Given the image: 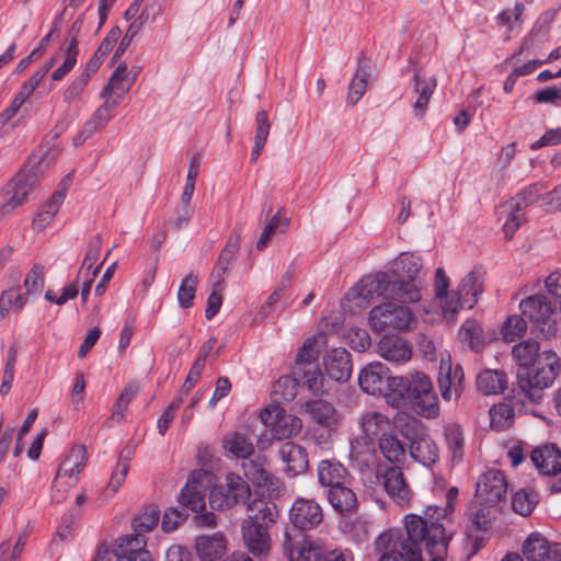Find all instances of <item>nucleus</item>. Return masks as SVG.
<instances>
[{
    "instance_id": "20",
    "label": "nucleus",
    "mask_w": 561,
    "mask_h": 561,
    "mask_svg": "<svg viewBox=\"0 0 561 561\" xmlns=\"http://www.w3.org/2000/svg\"><path fill=\"white\" fill-rule=\"evenodd\" d=\"M244 476L257 488L274 490L275 478L266 469V459L261 455L249 457L242 462Z\"/></svg>"
},
{
    "instance_id": "62",
    "label": "nucleus",
    "mask_w": 561,
    "mask_h": 561,
    "mask_svg": "<svg viewBox=\"0 0 561 561\" xmlns=\"http://www.w3.org/2000/svg\"><path fill=\"white\" fill-rule=\"evenodd\" d=\"M255 124H256V129H255L254 142L265 146L268 134H270V129H271V123H270L268 115H267L266 111L261 110L256 113Z\"/></svg>"
},
{
    "instance_id": "29",
    "label": "nucleus",
    "mask_w": 561,
    "mask_h": 561,
    "mask_svg": "<svg viewBox=\"0 0 561 561\" xmlns=\"http://www.w3.org/2000/svg\"><path fill=\"white\" fill-rule=\"evenodd\" d=\"M388 368L381 363L368 364L358 376L359 387L369 394L380 393L385 386Z\"/></svg>"
},
{
    "instance_id": "4",
    "label": "nucleus",
    "mask_w": 561,
    "mask_h": 561,
    "mask_svg": "<svg viewBox=\"0 0 561 561\" xmlns=\"http://www.w3.org/2000/svg\"><path fill=\"white\" fill-rule=\"evenodd\" d=\"M519 308L546 337H553L561 330V311L547 297L529 296L520 301Z\"/></svg>"
},
{
    "instance_id": "48",
    "label": "nucleus",
    "mask_w": 561,
    "mask_h": 561,
    "mask_svg": "<svg viewBox=\"0 0 561 561\" xmlns=\"http://www.w3.org/2000/svg\"><path fill=\"white\" fill-rule=\"evenodd\" d=\"M160 511L158 507L151 505L146 507L133 520V530L140 533L145 536L146 533L151 531L159 523Z\"/></svg>"
},
{
    "instance_id": "5",
    "label": "nucleus",
    "mask_w": 561,
    "mask_h": 561,
    "mask_svg": "<svg viewBox=\"0 0 561 561\" xmlns=\"http://www.w3.org/2000/svg\"><path fill=\"white\" fill-rule=\"evenodd\" d=\"M507 481L504 473L500 470L493 471V507L500 513L507 512L508 508L522 516H529L538 503L537 494L533 491L520 489L511 495V503H507Z\"/></svg>"
},
{
    "instance_id": "43",
    "label": "nucleus",
    "mask_w": 561,
    "mask_h": 561,
    "mask_svg": "<svg viewBox=\"0 0 561 561\" xmlns=\"http://www.w3.org/2000/svg\"><path fill=\"white\" fill-rule=\"evenodd\" d=\"M368 78L369 72L367 62L364 59H359L357 70L348 87L347 102L351 105H355L364 95Z\"/></svg>"
},
{
    "instance_id": "52",
    "label": "nucleus",
    "mask_w": 561,
    "mask_h": 561,
    "mask_svg": "<svg viewBox=\"0 0 561 561\" xmlns=\"http://www.w3.org/2000/svg\"><path fill=\"white\" fill-rule=\"evenodd\" d=\"M45 285V267L44 265L36 263L27 272L23 287L26 290V295H38Z\"/></svg>"
},
{
    "instance_id": "51",
    "label": "nucleus",
    "mask_w": 561,
    "mask_h": 561,
    "mask_svg": "<svg viewBox=\"0 0 561 561\" xmlns=\"http://www.w3.org/2000/svg\"><path fill=\"white\" fill-rule=\"evenodd\" d=\"M298 383L299 380L297 376H283L274 385L273 394L276 397V399L290 402L297 396Z\"/></svg>"
},
{
    "instance_id": "30",
    "label": "nucleus",
    "mask_w": 561,
    "mask_h": 561,
    "mask_svg": "<svg viewBox=\"0 0 561 561\" xmlns=\"http://www.w3.org/2000/svg\"><path fill=\"white\" fill-rule=\"evenodd\" d=\"M414 92L419 95L413 104L415 116L421 118L426 112L431 96L437 85L436 78H425L420 70H416L413 76Z\"/></svg>"
},
{
    "instance_id": "25",
    "label": "nucleus",
    "mask_w": 561,
    "mask_h": 561,
    "mask_svg": "<svg viewBox=\"0 0 561 561\" xmlns=\"http://www.w3.org/2000/svg\"><path fill=\"white\" fill-rule=\"evenodd\" d=\"M195 549L202 561H215L226 552V538L222 534L201 535L195 540Z\"/></svg>"
},
{
    "instance_id": "54",
    "label": "nucleus",
    "mask_w": 561,
    "mask_h": 561,
    "mask_svg": "<svg viewBox=\"0 0 561 561\" xmlns=\"http://www.w3.org/2000/svg\"><path fill=\"white\" fill-rule=\"evenodd\" d=\"M294 375L297 376L298 380L302 381L314 394L323 392V377L317 365L305 367L300 369L299 374Z\"/></svg>"
},
{
    "instance_id": "18",
    "label": "nucleus",
    "mask_w": 561,
    "mask_h": 561,
    "mask_svg": "<svg viewBox=\"0 0 561 561\" xmlns=\"http://www.w3.org/2000/svg\"><path fill=\"white\" fill-rule=\"evenodd\" d=\"M382 484L388 495L399 505H405L410 501V489L405 482L400 467L391 466L382 474Z\"/></svg>"
},
{
    "instance_id": "22",
    "label": "nucleus",
    "mask_w": 561,
    "mask_h": 561,
    "mask_svg": "<svg viewBox=\"0 0 561 561\" xmlns=\"http://www.w3.org/2000/svg\"><path fill=\"white\" fill-rule=\"evenodd\" d=\"M328 376L335 381H346L352 374L351 355L345 348H334L324 356Z\"/></svg>"
},
{
    "instance_id": "6",
    "label": "nucleus",
    "mask_w": 561,
    "mask_h": 561,
    "mask_svg": "<svg viewBox=\"0 0 561 561\" xmlns=\"http://www.w3.org/2000/svg\"><path fill=\"white\" fill-rule=\"evenodd\" d=\"M491 478L483 473L476 484V493L469 507L468 535L474 537L476 546L480 540L474 531H488L491 527Z\"/></svg>"
},
{
    "instance_id": "42",
    "label": "nucleus",
    "mask_w": 561,
    "mask_h": 561,
    "mask_svg": "<svg viewBox=\"0 0 561 561\" xmlns=\"http://www.w3.org/2000/svg\"><path fill=\"white\" fill-rule=\"evenodd\" d=\"M323 556L322 546L309 540H302L288 550L290 561H322Z\"/></svg>"
},
{
    "instance_id": "38",
    "label": "nucleus",
    "mask_w": 561,
    "mask_h": 561,
    "mask_svg": "<svg viewBox=\"0 0 561 561\" xmlns=\"http://www.w3.org/2000/svg\"><path fill=\"white\" fill-rule=\"evenodd\" d=\"M539 343L534 339L524 340L512 347L514 362L524 368H529L540 357Z\"/></svg>"
},
{
    "instance_id": "17",
    "label": "nucleus",
    "mask_w": 561,
    "mask_h": 561,
    "mask_svg": "<svg viewBox=\"0 0 561 561\" xmlns=\"http://www.w3.org/2000/svg\"><path fill=\"white\" fill-rule=\"evenodd\" d=\"M278 456L285 466V472L289 477L305 473L309 467L306 449L296 443H283L278 449Z\"/></svg>"
},
{
    "instance_id": "8",
    "label": "nucleus",
    "mask_w": 561,
    "mask_h": 561,
    "mask_svg": "<svg viewBox=\"0 0 561 561\" xmlns=\"http://www.w3.org/2000/svg\"><path fill=\"white\" fill-rule=\"evenodd\" d=\"M415 322L411 310L401 305L386 302L374 307L369 312V323L374 331L409 330Z\"/></svg>"
},
{
    "instance_id": "7",
    "label": "nucleus",
    "mask_w": 561,
    "mask_h": 561,
    "mask_svg": "<svg viewBox=\"0 0 561 561\" xmlns=\"http://www.w3.org/2000/svg\"><path fill=\"white\" fill-rule=\"evenodd\" d=\"M412 410L422 417L435 419L439 415L438 398L432 380L422 371L411 373V387L408 400Z\"/></svg>"
},
{
    "instance_id": "39",
    "label": "nucleus",
    "mask_w": 561,
    "mask_h": 561,
    "mask_svg": "<svg viewBox=\"0 0 561 561\" xmlns=\"http://www.w3.org/2000/svg\"><path fill=\"white\" fill-rule=\"evenodd\" d=\"M135 80H136V75L131 76L127 71L126 64H121L114 70L107 84L103 88L104 94L115 93L121 96H125V94L130 90Z\"/></svg>"
},
{
    "instance_id": "58",
    "label": "nucleus",
    "mask_w": 561,
    "mask_h": 561,
    "mask_svg": "<svg viewBox=\"0 0 561 561\" xmlns=\"http://www.w3.org/2000/svg\"><path fill=\"white\" fill-rule=\"evenodd\" d=\"M289 219L288 218H280L279 213L275 214L270 222L265 226L263 229L260 239L256 242V249L259 251L264 250L268 242L271 241L272 234L279 228H283L284 230L288 227Z\"/></svg>"
},
{
    "instance_id": "44",
    "label": "nucleus",
    "mask_w": 561,
    "mask_h": 561,
    "mask_svg": "<svg viewBox=\"0 0 561 561\" xmlns=\"http://www.w3.org/2000/svg\"><path fill=\"white\" fill-rule=\"evenodd\" d=\"M359 425L365 439L371 440L377 437L387 426L388 419L378 412L364 413L359 420Z\"/></svg>"
},
{
    "instance_id": "60",
    "label": "nucleus",
    "mask_w": 561,
    "mask_h": 561,
    "mask_svg": "<svg viewBox=\"0 0 561 561\" xmlns=\"http://www.w3.org/2000/svg\"><path fill=\"white\" fill-rule=\"evenodd\" d=\"M505 211L508 213L507 218L503 225V233L506 240H511L517 229L526 221V217L522 210L510 209L504 207Z\"/></svg>"
},
{
    "instance_id": "21",
    "label": "nucleus",
    "mask_w": 561,
    "mask_h": 561,
    "mask_svg": "<svg viewBox=\"0 0 561 561\" xmlns=\"http://www.w3.org/2000/svg\"><path fill=\"white\" fill-rule=\"evenodd\" d=\"M392 282L389 280L387 274L379 273L363 279L356 287L347 293V296H357L364 300L375 297H390V287Z\"/></svg>"
},
{
    "instance_id": "64",
    "label": "nucleus",
    "mask_w": 561,
    "mask_h": 561,
    "mask_svg": "<svg viewBox=\"0 0 561 561\" xmlns=\"http://www.w3.org/2000/svg\"><path fill=\"white\" fill-rule=\"evenodd\" d=\"M239 251V237L230 236L226 247L220 252L217 263L230 268L232 261L234 260Z\"/></svg>"
},
{
    "instance_id": "10",
    "label": "nucleus",
    "mask_w": 561,
    "mask_h": 561,
    "mask_svg": "<svg viewBox=\"0 0 561 561\" xmlns=\"http://www.w3.org/2000/svg\"><path fill=\"white\" fill-rule=\"evenodd\" d=\"M560 371V359L552 351H543L540 357L520 376L523 389H545L551 386Z\"/></svg>"
},
{
    "instance_id": "61",
    "label": "nucleus",
    "mask_w": 561,
    "mask_h": 561,
    "mask_svg": "<svg viewBox=\"0 0 561 561\" xmlns=\"http://www.w3.org/2000/svg\"><path fill=\"white\" fill-rule=\"evenodd\" d=\"M187 517V513L184 510L170 507L164 512L161 527L165 533H171L178 528Z\"/></svg>"
},
{
    "instance_id": "1",
    "label": "nucleus",
    "mask_w": 561,
    "mask_h": 561,
    "mask_svg": "<svg viewBox=\"0 0 561 561\" xmlns=\"http://www.w3.org/2000/svg\"><path fill=\"white\" fill-rule=\"evenodd\" d=\"M58 137L56 133L50 140H46L33 153L25 165L15 176L4 186L2 191V202L0 211L2 215L10 214L25 201L30 191L36 185L39 178L45 174L49 167L56 161L60 153V148L55 144Z\"/></svg>"
},
{
    "instance_id": "11",
    "label": "nucleus",
    "mask_w": 561,
    "mask_h": 561,
    "mask_svg": "<svg viewBox=\"0 0 561 561\" xmlns=\"http://www.w3.org/2000/svg\"><path fill=\"white\" fill-rule=\"evenodd\" d=\"M250 495L248 482L239 474L229 472L226 474L225 484L209 493V504L214 510H228L244 503Z\"/></svg>"
},
{
    "instance_id": "32",
    "label": "nucleus",
    "mask_w": 561,
    "mask_h": 561,
    "mask_svg": "<svg viewBox=\"0 0 561 561\" xmlns=\"http://www.w3.org/2000/svg\"><path fill=\"white\" fill-rule=\"evenodd\" d=\"M410 455L424 466H431L438 459L437 446L426 434L415 435L410 444Z\"/></svg>"
},
{
    "instance_id": "9",
    "label": "nucleus",
    "mask_w": 561,
    "mask_h": 561,
    "mask_svg": "<svg viewBox=\"0 0 561 561\" xmlns=\"http://www.w3.org/2000/svg\"><path fill=\"white\" fill-rule=\"evenodd\" d=\"M375 548L380 553L378 561H424L420 547H412L404 541L402 534L396 529L380 534Z\"/></svg>"
},
{
    "instance_id": "59",
    "label": "nucleus",
    "mask_w": 561,
    "mask_h": 561,
    "mask_svg": "<svg viewBox=\"0 0 561 561\" xmlns=\"http://www.w3.org/2000/svg\"><path fill=\"white\" fill-rule=\"evenodd\" d=\"M111 118L112 114H107L104 108L98 107L92 117L84 124L83 134L85 136L82 138V141H85L94 133L104 128Z\"/></svg>"
},
{
    "instance_id": "35",
    "label": "nucleus",
    "mask_w": 561,
    "mask_h": 561,
    "mask_svg": "<svg viewBox=\"0 0 561 561\" xmlns=\"http://www.w3.org/2000/svg\"><path fill=\"white\" fill-rule=\"evenodd\" d=\"M224 448L239 459H248L254 455V444L252 438L241 432L227 434L222 439Z\"/></svg>"
},
{
    "instance_id": "16",
    "label": "nucleus",
    "mask_w": 561,
    "mask_h": 561,
    "mask_svg": "<svg viewBox=\"0 0 561 561\" xmlns=\"http://www.w3.org/2000/svg\"><path fill=\"white\" fill-rule=\"evenodd\" d=\"M270 526L242 525V540L244 546L255 558L263 559L270 554L271 537Z\"/></svg>"
},
{
    "instance_id": "41",
    "label": "nucleus",
    "mask_w": 561,
    "mask_h": 561,
    "mask_svg": "<svg viewBox=\"0 0 561 561\" xmlns=\"http://www.w3.org/2000/svg\"><path fill=\"white\" fill-rule=\"evenodd\" d=\"M411 387V374L407 377L398 376L388 378L387 401L399 408L403 405L409 397Z\"/></svg>"
},
{
    "instance_id": "31",
    "label": "nucleus",
    "mask_w": 561,
    "mask_h": 561,
    "mask_svg": "<svg viewBox=\"0 0 561 561\" xmlns=\"http://www.w3.org/2000/svg\"><path fill=\"white\" fill-rule=\"evenodd\" d=\"M393 274L397 278L412 279L413 282H425L422 274V261L412 253H401L393 263Z\"/></svg>"
},
{
    "instance_id": "27",
    "label": "nucleus",
    "mask_w": 561,
    "mask_h": 561,
    "mask_svg": "<svg viewBox=\"0 0 561 561\" xmlns=\"http://www.w3.org/2000/svg\"><path fill=\"white\" fill-rule=\"evenodd\" d=\"M306 411L314 422L329 430H335L341 423V415L335 408L323 400H310L306 404Z\"/></svg>"
},
{
    "instance_id": "12",
    "label": "nucleus",
    "mask_w": 561,
    "mask_h": 561,
    "mask_svg": "<svg viewBox=\"0 0 561 561\" xmlns=\"http://www.w3.org/2000/svg\"><path fill=\"white\" fill-rule=\"evenodd\" d=\"M213 483V474L206 470H195L182 489L179 501L193 512L204 511L206 507L205 497Z\"/></svg>"
},
{
    "instance_id": "19",
    "label": "nucleus",
    "mask_w": 561,
    "mask_h": 561,
    "mask_svg": "<svg viewBox=\"0 0 561 561\" xmlns=\"http://www.w3.org/2000/svg\"><path fill=\"white\" fill-rule=\"evenodd\" d=\"M378 354L388 362L403 364L411 358L412 348L400 336L385 335L378 343Z\"/></svg>"
},
{
    "instance_id": "37",
    "label": "nucleus",
    "mask_w": 561,
    "mask_h": 561,
    "mask_svg": "<svg viewBox=\"0 0 561 561\" xmlns=\"http://www.w3.org/2000/svg\"><path fill=\"white\" fill-rule=\"evenodd\" d=\"M81 25L82 19H78L71 27L73 35L69 41L67 48L65 49L64 62L51 73V79L55 81L61 80L68 72L71 71L77 62V56L79 54L77 34L79 33Z\"/></svg>"
},
{
    "instance_id": "57",
    "label": "nucleus",
    "mask_w": 561,
    "mask_h": 561,
    "mask_svg": "<svg viewBox=\"0 0 561 561\" xmlns=\"http://www.w3.org/2000/svg\"><path fill=\"white\" fill-rule=\"evenodd\" d=\"M445 437L454 459H461L463 453V435L460 427L449 424L445 427Z\"/></svg>"
},
{
    "instance_id": "63",
    "label": "nucleus",
    "mask_w": 561,
    "mask_h": 561,
    "mask_svg": "<svg viewBox=\"0 0 561 561\" xmlns=\"http://www.w3.org/2000/svg\"><path fill=\"white\" fill-rule=\"evenodd\" d=\"M102 248V238L100 234L95 236L88 244L87 252L81 265H84V270H92L99 261Z\"/></svg>"
},
{
    "instance_id": "13",
    "label": "nucleus",
    "mask_w": 561,
    "mask_h": 561,
    "mask_svg": "<svg viewBox=\"0 0 561 561\" xmlns=\"http://www.w3.org/2000/svg\"><path fill=\"white\" fill-rule=\"evenodd\" d=\"M527 561H561V542L550 543L540 533H531L523 543Z\"/></svg>"
},
{
    "instance_id": "28",
    "label": "nucleus",
    "mask_w": 561,
    "mask_h": 561,
    "mask_svg": "<svg viewBox=\"0 0 561 561\" xmlns=\"http://www.w3.org/2000/svg\"><path fill=\"white\" fill-rule=\"evenodd\" d=\"M348 478L347 469L336 460H321L318 465V481L322 486H340L346 484Z\"/></svg>"
},
{
    "instance_id": "24",
    "label": "nucleus",
    "mask_w": 561,
    "mask_h": 561,
    "mask_svg": "<svg viewBox=\"0 0 561 561\" xmlns=\"http://www.w3.org/2000/svg\"><path fill=\"white\" fill-rule=\"evenodd\" d=\"M530 459L540 473L553 476L561 471V450L554 445H543L535 448Z\"/></svg>"
},
{
    "instance_id": "2",
    "label": "nucleus",
    "mask_w": 561,
    "mask_h": 561,
    "mask_svg": "<svg viewBox=\"0 0 561 561\" xmlns=\"http://www.w3.org/2000/svg\"><path fill=\"white\" fill-rule=\"evenodd\" d=\"M442 518L431 512L425 516L409 514L404 519L407 539L412 547H420L430 557V561H444L447 553L449 537L446 535L445 527L439 523Z\"/></svg>"
},
{
    "instance_id": "53",
    "label": "nucleus",
    "mask_w": 561,
    "mask_h": 561,
    "mask_svg": "<svg viewBox=\"0 0 561 561\" xmlns=\"http://www.w3.org/2000/svg\"><path fill=\"white\" fill-rule=\"evenodd\" d=\"M460 339L468 343L469 347L479 353L483 350L482 329L478 323L466 322L459 332Z\"/></svg>"
},
{
    "instance_id": "36",
    "label": "nucleus",
    "mask_w": 561,
    "mask_h": 561,
    "mask_svg": "<svg viewBox=\"0 0 561 561\" xmlns=\"http://www.w3.org/2000/svg\"><path fill=\"white\" fill-rule=\"evenodd\" d=\"M328 500L332 507L341 514H348L357 506L356 495L346 484L329 489Z\"/></svg>"
},
{
    "instance_id": "50",
    "label": "nucleus",
    "mask_w": 561,
    "mask_h": 561,
    "mask_svg": "<svg viewBox=\"0 0 561 561\" xmlns=\"http://www.w3.org/2000/svg\"><path fill=\"white\" fill-rule=\"evenodd\" d=\"M515 412L511 402H493V430H506L514 423Z\"/></svg>"
},
{
    "instance_id": "23",
    "label": "nucleus",
    "mask_w": 561,
    "mask_h": 561,
    "mask_svg": "<svg viewBox=\"0 0 561 561\" xmlns=\"http://www.w3.org/2000/svg\"><path fill=\"white\" fill-rule=\"evenodd\" d=\"M70 174H68L60 183V188L47 201L42 209L36 214L33 219V229L41 231L48 226L55 215L58 213L60 205L62 204L68 185L70 183Z\"/></svg>"
},
{
    "instance_id": "3",
    "label": "nucleus",
    "mask_w": 561,
    "mask_h": 561,
    "mask_svg": "<svg viewBox=\"0 0 561 561\" xmlns=\"http://www.w3.org/2000/svg\"><path fill=\"white\" fill-rule=\"evenodd\" d=\"M486 272L481 265L473 270L458 284L457 287L435 296L438 300L442 314L447 322H453L457 312L465 308H472L477 302V295L480 293L481 284Z\"/></svg>"
},
{
    "instance_id": "33",
    "label": "nucleus",
    "mask_w": 561,
    "mask_h": 561,
    "mask_svg": "<svg viewBox=\"0 0 561 561\" xmlns=\"http://www.w3.org/2000/svg\"><path fill=\"white\" fill-rule=\"evenodd\" d=\"M426 282H413L412 279L397 278L390 287V298L402 302H417L422 298Z\"/></svg>"
},
{
    "instance_id": "55",
    "label": "nucleus",
    "mask_w": 561,
    "mask_h": 561,
    "mask_svg": "<svg viewBox=\"0 0 561 561\" xmlns=\"http://www.w3.org/2000/svg\"><path fill=\"white\" fill-rule=\"evenodd\" d=\"M198 285V277L193 273L188 274L181 283L178 291L179 305L186 309L193 304Z\"/></svg>"
},
{
    "instance_id": "47",
    "label": "nucleus",
    "mask_w": 561,
    "mask_h": 561,
    "mask_svg": "<svg viewBox=\"0 0 561 561\" xmlns=\"http://www.w3.org/2000/svg\"><path fill=\"white\" fill-rule=\"evenodd\" d=\"M379 449L390 462H400L404 458V447L397 436L382 434L379 438Z\"/></svg>"
},
{
    "instance_id": "14",
    "label": "nucleus",
    "mask_w": 561,
    "mask_h": 561,
    "mask_svg": "<svg viewBox=\"0 0 561 561\" xmlns=\"http://www.w3.org/2000/svg\"><path fill=\"white\" fill-rule=\"evenodd\" d=\"M289 519L297 529H313L323 520L322 507L313 500L297 499L291 505Z\"/></svg>"
},
{
    "instance_id": "56",
    "label": "nucleus",
    "mask_w": 561,
    "mask_h": 561,
    "mask_svg": "<svg viewBox=\"0 0 561 561\" xmlns=\"http://www.w3.org/2000/svg\"><path fill=\"white\" fill-rule=\"evenodd\" d=\"M527 323L523 317L514 314L508 317L502 325L501 333L506 341L513 342L525 334Z\"/></svg>"
},
{
    "instance_id": "49",
    "label": "nucleus",
    "mask_w": 561,
    "mask_h": 561,
    "mask_svg": "<svg viewBox=\"0 0 561 561\" xmlns=\"http://www.w3.org/2000/svg\"><path fill=\"white\" fill-rule=\"evenodd\" d=\"M318 339L316 336L308 337L304 345L299 348L293 374H299L300 369L313 366L317 358V351L314 350Z\"/></svg>"
},
{
    "instance_id": "34",
    "label": "nucleus",
    "mask_w": 561,
    "mask_h": 561,
    "mask_svg": "<svg viewBox=\"0 0 561 561\" xmlns=\"http://www.w3.org/2000/svg\"><path fill=\"white\" fill-rule=\"evenodd\" d=\"M87 461V449L83 445L73 446L59 465L57 478L68 477L77 479Z\"/></svg>"
},
{
    "instance_id": "40",
    "label": "nucleus",
    "mask_w": 561,
    "mask_h": 561,
    "mask_svg": "<svg viewBox=\"0 0 561 561\" xmlns=\"http://www.w3.org/2000/svg\"><path fill=\"white\" fill-rule=\"evenodd\" d=\"M277 420L272 422V436L274 439H285L290 436L297 435L302 427V422L299 417L291 414H283L277 411Z\"/></svg>"
},
{
    "instance_id": "26",
    "label": "nucleus",
    "mask_w": 561,
    "mask_h": 561,
    "mask_svg": "<svg viewBox=\"0 0 561 561\" xmlns=\"http://www.w3.org/2000/svg\"><path fill=\"white\" fill-rule=\"evenodd\" d=\"M277 517L276 505L263 499L253 500L247 507V518L242 525L270 526Z\"/></svg>"
},
{
    "instance_id": "45",
    "label": "nucleus",
    "mask_w": 561,
    "mask_h": 561,
    "mask_svg": "<svg viewBox=\"0 0 561 561\" xmlns=\"http://www.w3.org/2000/svg\"><path fill=\"white\" fill-rule=\"evenodd\" d=\"M146 538L142 534L134 531V534L126 535L116 540L113 553H123L128 556H135L146 549Z\"/></svg>"
},
{
    "instance_id": "46",
    "label": "nucleus",
    "mask_w": 561,
    "mask_h": 561,
    "mask_svg": "<svg viewBox=\"0 0 561 561\" xmlns=\"http://www.w3.org/2000/svg\"><path fill=\"white\" fill-rule=\"evenodd\" d=\"M543 186L539 183L531 184L526 187L522 193H519L515 198L506 202L503 207H508L510 209L523 210L527 206L536 203L542 196L541 192Z\"/></svg>"
},
{
    "instance_id": "15",
    "label": "nucleus",
    "mask_w": 561,
    "mask_h": 561,
    "mask_svg": "<svg viewBox=\"0 0 561 561\" xmlns=\"http://www.w3.org/2000/svg\"><path fill=\"white\" fill-rule=\"evenodd\" d=\"M465 374L460 365L451 366L450 359H440L438 387L442 398L450 401L453 397L457 398L463 390Z\"/></svg>"
}]
</instances>
